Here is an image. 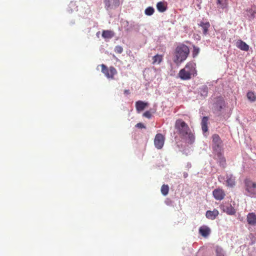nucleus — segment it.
Listing matches in <instances>:
<instances>
[{
	"label": "nucleus",
	"mask_w": 256,
	"mask_h": 256,
	"mask_svg": "<svg viewBox=\"0 0 256 256\" xmlns=\"http://www.w3.org/2000/svg\"><path fill=\"white\" fill-rule=\"evenodd\" d=\"M196 74V64L192 62L187 63L184 68L180 70L178 73L179 77L182 80H190Z\"/></svg>",
	"instance_id": "2"
},
{
	"label": "nucleus",
	"mask_w": 256,
	"mask_h": 256,
	"mask_svg": "<svg viewBox=\"0 0 256 256\" xmlns=\"http://www.w3.org/2000/svg\"><path fill=\"white\" fill-rule=\"evenodd\" d=\"M208 88L206 86H203L201 88H200V93L202 96L204 97L206 96H208Z\"/></svg>",
	"instance_id": "26"
},
{
	"label": "nucleus",
	"mask_w": 256,
	"mask_h": 256,
	"mask_svg": "<svg viewBox=\"0 0 256 256\" xmlns=\"http://www.w3.org/2000/svg\"><path fill=\"white\" fill-rule=\"evenodd\" d=\"M222 146V142L218 134L212 136V146L214 153L220 152Z\"/></svg>",
	"instance_id": "6"
},
{
	"label": "nucleus",
	"mask_w": 256,
	"mask_h": 256,
	"mask_svg": "<svg viewBox=\"0 0 256 256\" xmlns=\"http://www.w3.org/2000/svg\"><path fill=\"white\" fill-rule=\"evenodd\" d=\"M220 206L222 210L228 215H234L236 212L234 208L230 204L220 205Z\"/></svg>",
	"instance_id": "10"
},
{
	"label": "nucleus",
	"mask_w": 256,
	"mask_h": 256,
	"mask_svg": "<svg viewBox=\"0 0 256 256\" xmlns=\"http://www.w3.org/2000/svg\"><path fill=\"white\" fill-rule=\"evenodd\" d=\"M175 128L178 134L183 138L186 139L188 142L192 144L194 140V136L192 132L188 126L182 119H178L176 121Z\"/></svg>",
	"instance_id": "1"
},
{
	"label": "nucleus",
	"mask_w": 256,
	"mask_h": 256,
	"mask_svg": "<svg viewBox=\"0 0 256 256\" xmlns=\"http://www.w3.org/2000/svg\"><path fill=\"white\" fill-rule=\"evenodd\" d=\"M216 256H224L222 248H217L216 250Z\"/></svg>",
	"instance_id": "30"
},
{
	"label": "nucleus",
	"mask_w": 256,
	"mask_h": 256,
	"mask_svg": "<svg viewBox=\"0 0 256 256\" xmlns=\"http://www.w3.org/2000/svg\"><path fill=\"white\" fill-rule=\"evenodd\" d=\"M143 116L148 118H150L152 116V114L150 111H146L144 113Z\"/></svg>",
	"instance_id": "32"
},
{
	"label": "nucleus",
	"mask_w": 256,
	"mask_h": 256,
	"mask_svg": "<svg viewBox=\"0 0 256 256\" xmlns=\"http://www.w3.org/2000/svg\"><path fill=\"white\" fill-rule=\"evenodd\" d=\"M163 60V55L156 54L152 58V64L153 65L160 64Z\"/></svg>",
	"instance_id": "16"
},
{
	"label": "nucleus",
	"mask_w": 256,
	"mask_h": 256,
	"mask_svg": "<svg viewBox=\"0 0 256 256\" xmlns=\"http://www.w3.org/2000/svg\"><path fill=\"white\" fill-rule=\"evenodd\" d=\"M164 136L161 134H156L155 136L154 140L155 146L158 149H161L164 146Z\"/></svg>",
	"instance_id": "7"
},
{
	"label": "nucleus",
	"mask_w": 256,
	"mask_h": 256,
	"mask_svg": "<svg viewBox=\"0 0 256 256\" xmlns=\"http://www.w3.org/2000/svg\"><path fill=\"white\" fill-rule=\"evenodd\" d=\"M161 192L162 194L166 196L169 192V186L167 184H163L161 187Z\"/></svg>",
	"instance_id": "25"
},
{
	"label": "nucleus",
	"mask_w": 256,
	"mask_h": 256,
	"mask_svg": "<svg viewBox=\"0 0 256 256\" xmlns=\"http://www.w3.org/2000/svg\"><path fill=\"white\" fill-rule=\"evenodd\" d=\"M216 2L218 5V10H224L228 6L227 0H216Z\"/></svg>",
	"instance_id": "21"
},
{
	"label": "nucleus",
	"mask_w": 256,
	"mask_h": 256,
	"mask_svg": "<svg viewBox=\"0 0 256 256\" xmlns=\"http://www.w3.org/2000/svg\"><path fill=\"white\" fill-rule=\"evenodd\" d=\"M156 8L160 12H164L166 10V6L164 2H160L157 3Z\"/></svg>",
	"instance_id": "23"
},
{
	"label": "nucleus",
	"mask_w": 256,
	"mask_h": 256,
	"mask_svg": "<svg viewBox=\"0 0 256 256\" xmlns=\"http://www.w3.org/2000/svg\"><path fill=\"white\" fill-rule=\"evenodd\" d=\"M212 194L214 198L218 200H223L226 196L224 190L220 188L214 189L212 192Z\"/></svg>",
	"instance_id": "9"
},
{
	"label": "nucleus",
	"mask_w": 256,
	"mask_h": 256,
	"mask_svg": "<svg viewBox=\"0 0 256 256\" xmlns=\"http://www.w3.org/2000/svg\"><path fill=\"white\" fill-rule=\"evenodd\" d=\"M208 118L207 116H204L203 117L201 125H202V128L204 132H207L208 130Z\"/></svg>",
	"instance_id": "19"
},
{
	"label": "nucleus",
	"mask_w": 256,
	"mask_h": 256,
	"mask_svg": "<svg viewBox=\"0 0 256 256\" xmlns=\"http://www.w3.org/2000/svg\"><path fill=\"white\" fill-rule=\"evenodd\" d=\"M210 232V229L206 226H203L200 228L199 233L204 237H207Z\"/></svg>",
	"instance_id": "13"
},
{
	"label": "nucleus",
	"mask_w": 256,
	"mask_h": 256,
	"mask_svg": "<svg viewBox=\"0 0 256 256\" xmlns=\"http://www.w3.org/2000/svg\"><path fill=\"white\" fill-rule=\"evenodd\" d=\"M236 46L240 50L244 51H248L249 50V46L242 40H238L236 42Z\"/></svg>",
	"instance_id": "14"
},
{
	"label": "nucleus",
	"mask_w": 256,
	"mask_h": 256,
	"mask_svg": "<svg viewBox=\"0 0 256 256\" xmlns=\"http://www.w3.org/2000/svg\"><path fill=\"white\" fill-rule=\"evenodd\" d=\"M104 3L106 10L115 8L120 5V0H104Z\"/></svg>",
	"instance_id": "8"
},
{
	"label": "nucleus",
	"mask_w": 256,
	"mask_h": 256,
	"mask_svg": "<svg viewBox=\"0 0 256 256\" xmlns=\"http://www.w3.org/2000/svg\"><path fill=\"white\" fill-rule=\"evenodd\" d=\"M245 194L250 198H256V182L249 178L244 180Z\"/></svg>",
	"instance_id": "4"
},
{
	"label": "nucleus",
	"mask_w": 256,
	"mask_h": 256,
	"mask_svg": "<svg viewBox=\"0 0 256 256\" xmlns=\"http://www.w3.org/2000/svg\"><path fill=\"white\" fill-rule=\"evenodd\" d=\"M224 106L225 102L224 99L220 97L218 98L216 102V107L218 110V111L221 110Z\"/></svg>",
	"instance_id": "17"
},
{
	"label": "nucleus",
	"mask_w": 256,
	"mask_h": 256,
	"mask_svg": "<svg viewBox=\"0 0 256 256\" xmlns=\"http://www.w3.org/2000/svg\"><path fill=\"white\" fill-rule=\"evenodd\" d=\"M154 12V10L152 7L149 6L144 11V13L147 16H152Z\"/></svg>",
	"instance_id": "28"
},
{
	"label": "nucleus",
	"mask_w": 256,
	"mask_h": 256,
	"mask_svg": "<svg viewBox=\"0 0 256 256\" xmlns=\"http://www.w3.org/2000/svg\"><path fill=\"white\" fill-rule=\"evenodd\" d=\"M200 26L202 28V32L204 34L206 35L208 34V28L210 27V24L209 22H201Z\"/></svg>",
	"instance_id": "22"
},
{
	"label": "nucleus",
	"mask_w": 256,
	"mask_h": 256,
	"mask_svg": "<svg viewBox=\"0 0 256 256\" xmlns=\"http://www.w3.org/2000/svg\"><path fill=\"white\" fill-rule=\"evenodd\" d=\"M189 53V48L186 45L182 44L178 46L175 50L174 62L176 64L182 62L186 60Z\"/></svg>",
	"instance_id": "3"
},
{
	"label": "nucleus",
	"mask_w": 256,
	"mask_h": 256,
	"mask_svg": "<svg viewBox=\"0 0 256 256\" xmlns=\"http://www.w3.org/2000/svg\"><path fill=\"white\" fill-rule=\"evenodd\" d=\"M136 126L140 128H145L144 126L142 123L140 122L137 124L136 125Z\"/></svg>",
	"instance_id": "33"
},
{
	"label": "nucleus",
	"mask_w": 256,
	"mask_h": 256,
	"mask_svg": "<svg viewBox=\"0 0 256 256\" xmlns=\"http://www.w3.org/2000/svg\"><path fill=\"white\" fill-rule=\"evenodd\" d=\"M147 105V103L141 100H138L136 102V109L139 112L143 110Z\"/></svg>",
	"instance_id": "20"
},
{
	"label": "nucleus",
	"mask_w": 256,
	"mask_h": 256,
	"mask_svg": "<svg viewBox=\"0 0 256 256\" xmlns=\"http://www.w3.org/2000/svg\"><path fill=\"white\" fill-rule=\"evenodd\" d=\"M100 66L102 68V72L108 79H114V76L118 73L117 70L114 67L111 66L108 68L104 64H102Z\"/></svg>",
	"instance_id": "5"
},
{
	"label": "nucleus",
	"mask_w": 256,
	"mask_h": 256,
	"mask_svg": "<svg viewBox=\"0 0 256 256\" xmlns=\"http://www.w3.org/2000/svg\"><path fill=\"white\" fill-rule=\"evenodd\" d=\"M114 52L116 54H120L123 52V48L120 46H117L114 48Z\"/></svg>",
	"instance_id": "29"
},
{
	"label": "nucleus",
	"mask_w": 256,
	"mask_h": 256,
	"mask_svg": "<svg viewBox=\"0 0 256 256\" xmlns=\"http://www.w3.org/2000/svg\"><path fill=\"white\" fill-rule=\"evenodd\" d=\"M124 94H130V90H124Z\"/></svg>",
	"instance_id": "34"
},
{
	"label": "nucleus",
	"mask_w": 256,
	"mask_h": 256,
	"mask_svg": "<svg viewBox=\"0 0 256 256\" xmlns=\"http://www.w3.org/2000/svg\"><path fill=\"white\" fill-rule=\"evenodd\" d=\"M194 50L192 52V55L194 57L196 56L200 52V48L196 46H194Z\"/></svg>",
	"instance_id": "31"
},
{
	"label": "nucleus",
	"mask_w": 256,
	"mask_h": 256,
	"mask_svg": "<svg viewBox=\"0 0 256 256\" xmlns=\"http://www.w3.org/2000/svg\"><path fill=\"white\" fill-rule=\"evenodd\" d=\"M226 185L228 186L233 187L236 184L235 178L232 174L228 175L226 176Z\"/></svg>",
	"instance_id": "18"
},
{
	"label": "nucleus",
	"mask_w": 256,
	"mask_h": 256,
	"mask_svg": "<svg viewBox=\"0 0 256 256\" xmlns=\"http://www.w3.org/2000/svg\"><path fill=\"white\" fill-rule=\"evenodd\" d=\"M246 96L248 98L251 102H254L256 100V96L252 92H248Z\"/></svg>",
	"instance_id": "27"
},
{
	"label": "nucleus",
	"mask_w": 256,
	"mask_h": 256,
	"mask_svg": "<svg viewBox=\"0 0 256 256\" xmlns=\"http://www.w3.org/2000/svg\"><path fill=\"white\" fill-rule=\"evenodd\" d=\"M214 154L217 156L216 159L218 160L220 165L222 168H225L226 166V160L225 158L222 156L221 152Z\"/></svg>",
	"instance_id": "15"
},
{
	"label": "nucleus",
	"mask_w": 256,
	"mask_h": 256,
	"mask_svg": "<svg viewBox=\"0 0 256 256\" xmlns=\"http://www.w3.org/2000/svg\"><path fill=\"white\" fill-rule=\"evenodd\" d=\"M219 212L216 209H214L213 210H208L206 212V216L208 219L214 220L216 219V216L218 215Z\"/></svg>",
	"instance_id": "11"
},
{
	"label": "nucleus",
	"mask_w": 256,
	"mask_h": 256,
	"mask_svg": "<svg viewBox=\"0 0 256 256\" xmlns=\"http://www.w3.org/2000/svg\"><path fill=\"white\" fill-rule=\"evenodd\" d=\"M246 220L249 224L256 225V214L254 212L249 213L247 216Z\"/></svg>",
	"instance_id": "12"
},
{
	"label": "nucleus",
	"mask_w": 256,
	"mask_h": 256,
	"mask_svg": "<svg viewBox=\"0 0 256 256\" xmlns=\"http://www.w3.org/2000/svg\"><path fill=\"white\" fill-rule=\"evenodd\" d=\"M114 36V32L111 30H104L102 33V36L105 38H111Z\"/></svg>",
	"instance_id": "24"
}]
</instances>
